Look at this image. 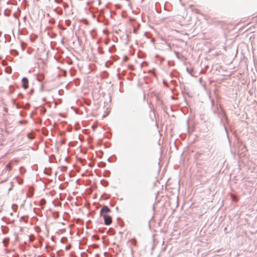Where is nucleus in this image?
Returning <instances> with one entry per match:
<instances>
[{
  "instance_id": "2",
  "label": "nucleus",
  "mask_w": 257,
  "mask_h": 257,
  "mask_svg": "<svg viewBox=\"0 0 257 257\" xmlns=\"http://www.w3.org/2000/svg\"><path fill=\"white\" fill-rule=\"evenodd\" d=\"M23 87L24 89L28 88L29 86L28 80L26 78H23L22 79Z\"/></svg>"
},
{
  "instance_id": "1",
  "label": "nucleus",
  "mask_w": 257,
  "mask_h": 257,
  "mask_svg": "<svg viewBox=\"0 0 257 257\" xmlns=\"http://www.w3.org/2000/svg\"><path fill=\"white\" fill-rule=\"evenodd\" d=\"M110 212V209L106 206H103L100 212V215L104 218L105 224L107 225H110L112 222L111 217L108 215Z\"/></svg>"
},
{
  "instance_id": "4",
  "label": "nucleus",
  "mask_w": 257,
  "mask_h": 257,
  "mask_svg": "<svg viewBox=\"0 0 257 257\" xmlns=\"http://www.w3.org/2000/svg\"><path fill=\"white\" fill-rule=\"evenodd\" d=\"M39 79L40 80V76L39 77Z\"/></svg>"
},
{
  "instance_id": "3",
  "label": "nucleus",
  "mask_w": 257,
  "mask_h": 257,
  "mask_svg": "<svg viewBox=\"0 0 257 257\" xmlns=\"http://www.w3.org/2000/svg\"><path fill=\"white\" fill-rule=\"evenodd\" d=\"M12 169V166L11 164V163L8 164L7 165H6V170L5 171L7 172H9Z\"/></svg>"
}]
</instances>
